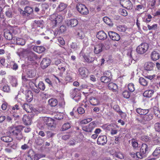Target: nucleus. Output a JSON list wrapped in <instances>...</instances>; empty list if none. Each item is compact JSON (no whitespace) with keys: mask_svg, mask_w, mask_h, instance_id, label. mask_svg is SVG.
<instances>
[{"mask_svg":"<svg viewBox=\"0 0 160 160\" xmlns=\"http://www.w3.org/2000/svg\"><path fill=\"white\" fill-rule=\"evenodd\" d=\"M63 17L57 13H54L50 16V19L53 24V27H55L62 22Z\"/></svg>","mask_w":160,"mask_h":160,"instance_id":"1","label":"nucleus"},{"mask_svg":"<svg viewBox=\"0 0 160 160\" xmlns=\"http://www.w3.org/2000/svg\"><path fill=\"white\" fill-rule=\"evenodd\" d=\"M148 47V45L147 43H142L137 47L136 51L138 54H142L146 52Z\"/></svg>","mask_w":160,"mask_h":160,"instance_id":"2","label":"nucleus"},{"mask_svg":"<svg viewBox=\"0 0 160 160\" xmlns=\"http://www.w3.org/2000/svg\"><path fill=\"white\" fill-rule=\"evenodd\" d=\"M76 8L78 11L82 15H86L89 13L88 8L84 4L81 3H78L76 6Z\"/></svg>","mask_w":160,"mask_h":160,"instance_id":"3","label":"nucleus"},{"mask_svg":"<svg viewBox=\"0 0 160 160\" xmlns=\"http://www.w3.org/2000/svg\"><path fill=\"white\" fill-rule=\"evenodd\" d=\"M36 73L34 71H25L22 73V79L24 81L27 80L26 78H32L34 77Z\"/></svg>","mask_w":160,"mask_h":160,"instance_id":"4","label":"nucleus"},{"mask_svg":"<svg viewBox=\"0 0 160 160\" xmlns=\"http://www.w3.org/2000/svg\"><path fill=\"white\" fill-rule=\"evenodd\" d=\"M152 118V115H149L146 114L141 116L140 118H138V121L142 124H145Z\"/></svg>","mask_w":160,"mask_h":160,"instance_id":"5","label":"nucleus"},{"mask_svg":"<svg viewBox=\"0 0 160 160\" xmlns=\"http://www.w3.org/2000/svg\"><path fill=\"white\" fill-rule=\"evenodd\" d=\"M8 131L11 135L16 136L21 132V129L20 127H10L8 128Z\"/></svg>","mask_w":160,"mask_h":160,"instance_id":"6","label":"nucleus"},{"mask_svg":"<svg viewBox=\"0 0 160 160\" xmlns=\"http://www.w3.org/2000/svg\"><path fill=\"white\" fill-rule=\"evenodd\" d=\"M95 122H93L90 123L88 125L83 127L82 129L85 132H91L95 127Z\"/></svg>","mask_w":160,"mask_h":160,"instance_id":"7","label":"nucleus"},{"mask_svg":"<svg viewBox=\"0 0 160 160\" xmlns=\"http://www.w3.org/2000/svg\"><path fill=\"white\" fill-rule=\"evenodd\" d=\"M108 34L110 38L113 40L118 41L120 38L119 35L114 32L109 31L108 32Z\"/></svg>","mask_w":160,"mask_h":160,"instance_id":"8","label":"nucleus"},{"mask_svg":"<svg viewBox=\"0 0 160 160\" xmlns=\"http://www.w3.org/2000/svg\"><path fill=\"white\" fill-rule=\"evenodd\" d=\"M51 62L50 60L48 58H44L41 61L40 65L41 67L43 69H44L47 68Z\"/></svg>","mask_w":160,"mask_h":160,"instance_id":"9","label":"nucleus"},{"mask_svg":"<svg viewBox=\"0 0 160 160\" xmlns=\"http://www.w3.org/2000/svg\"><path fill=\"white\" fill-rule=\"evenodd\" d=\"M12 42L14 44L21 45H24L25 43V41L24 39L17 37L14 38L13 39H12Z\"/></svg>","mask_w":160,"mask_h":160,"instance_id":"10","label":"nucleus"},{"mask_svg":"<svg viewBox=\"0 0 160 160\" xmlns=\"http://www.w3.org/2000/svg\"><path fill=\"white\" fill-rule=\"evenodd\" d=\"M103 44L99 43L95 45L94 47V52L95 54H99L102 50Z\"/></svg>","mask_w":160,"mask_h":160,"instance_id":"11","label":"nucleus"},{"mask_svg":"<svg viewBox=\"0 0 160 160\" xmlns=\"http://www.w3.org/2000/svg\"><path fill=\"white\" fill-rule=\"evenodd\" d=\"M107 137L104 135L99 136L98 139L97 143L99 145H104L107 142Z\"/></svg>","mask_w":160,"mask_h":160,"instance_id":"12","label":"nucleus"},{"mask_svg":"<svg viewBox=\"0 0 160 160\" xmlns=\"http://www.w3.org/2000/svg\"><path fill=\"white\" fill-rule=\"evenodd\" d=\"M91 53V52H87L83 55L85 61L88 62H92L94 60V58L90 56Z\"/></svg>","mask_w":160,"mask_h":160,"instance_id":"13","label":"nucleus"},{"mask_svg":"<svg viewBox=\"0 0 160 160\" xmlns=\"http://www.w3.org/2000/svg\"><path fill=\"white\" fill-rule=\"evenodd\" d=\"M66 23L68 26L74 27L78 25V21L77 19H72L67 20L66 21Z\"/></svg>","mask_w":160,"mask_h":160,"instance_id":"14","label":"nucleus"},{"mask_svg":"<svg viewBox=\"0 0 160 160\" xmlns=\"http://www.w3.org/2000/svg\"><path fill=\"white\" fill-rule=\"evenodd\" d=\"M12 34L10 29L8 28L4 30V36L5 38L7 40H10L12 39Z\"/></svg>","mask_w":160,"mask_h":160,"instance_id":"15","label":"nucleus"},{"mask_svg":"<svg viewBox=\"0 0 160 160\" xmlns=\"http://www.w3.org/2000/svg\"><path fill=\"white\" fill-rule=\"evenodd\" d=\"M97 37L99 40H104L107 38L106 34L103 31H100L98 32Z\"/></svg>","mask_w":160,"mask_h":160,"instance_id":"16","label":"nucleus"},{"mask_svg":"<svg viewBox=\"0 0 160 160\" xmlns=\"http://www.w3.org/2000/svg\"><path fill=\"white\" fill-rule=\"evenodd\" d=\"M26 101L28 102H31L33 99V95L32 92L29 90H26Z\"/></svg>","mask_w":160,"mask_h":160,"instance_id":"17","label":"nucleus"},{"mask_svg":"<svg viewBox=\"0 0 160 160\" xmlns=\"http://www.w3.org/2000/svg\"><path fill=\"white\" fill-rule=\"evenodd\" d=\"M151 57L152 60L156 61L159 58L160 54L158 52L154 51L152 52Z\"/></svg>","mask_w":160,"mask_h":160,"instance_id":"18","label":"nucleus"},{"mask_svg":"<svg viewBox=\"0 0 160 160\" xmlns=\"http://www.w3.org/2000/svg\"><path fill=\"white\" fill-rule=\"evenodd\" d=\"M155 64L152 62H147L145 63L144 67L145 70H152Z\"/></svg>","mask_w":160,"mask_h":160,"instance_id":"19","label":"nucleus"},{"mask_svg":"<svg viewBox=\"0 0 160 160\" xmlns=\"http://www.w3.org/2000/svg\"><path fill=\"white\" fill-rule=\"evenodd\" d=\"M22 120L24 123L27 125H30L31 123V118L28 115H24Z\"/></svg>","mask_w":160,"mask_h":160,"instance_id":"20","label":"nucleus"},{"mask_svg":"<svg viewBox=\"0 0 160 160\" xmlns=\"http://www.w3.org/2000/svg\"><path fill=\"white\" fill-rule=\"evenodd\" d=\"M33 50L38 53H41L45 51V48L42 46H34Z\"/></svg>","mask_w":160,"mask_h":160,"instance_id":"21","label":"nucleus"},{"mask_svg":"<svg viewBox=\"0 0 160 160\" xmlns=\"http://www.w3.org/2000/svg\"><path fill=\"white\" fill-rule=\"evenodd\" d=\"M89 102L93 106H96L99 104V101L97 98L93 97H91L89 99Z\"/></svg>","mask_w":160,"mask_h":160,"instance_id":"22","label":"nucleus"},{"mask_svg":"<svg viewBox=\"0 0 160 160\" xmlns=\"http://www.w3.org/2000/svg\"><path fill=\"white\" fill-rule=\"evenodd\" d=\"M1 139L2 141L6 142H11L13 140L12 138L10 136L5 135L1 137Z\"/></svg>","mask_w":160,"mask_h":160,"instance_id":"23","label":"nucleus"},{"mask_svg":"<svg viewBox=\"0 0 160 160\" xmlns=\"http://www.w3.org/2000/svg\"><path fill=\"white\" fill-rule=\"evenodd\" d=\"M22 107L23 109L27 112H32V107L28 104H24Z\"/></svg>","mask_w":160,"mask_h":160,"instance_id":"24","label":"nucleus"},{"mask_svg":"<svg viewBox=\"0 0 160 160\" xmlns=\"http://www.w3.org/2000/svg\"><path fill=\"white\" fill-rule=\"evenodd\" d=\"M67 5L64 3L61 2L57 8L58 11L61 12L64 10L67 7Z\"/></svg>","mask_w":160,"mask_h":160,"instance_id":"25","label":"nucleus"},{"mask_svg":"<svg viewBox=\"0 0 160 160\" xmlns=\"http://www.w3.org/2000/svg\"><path fill=\"white\" fill-rule=\"evenodd\" d=\"M154 93V91L152 90H146L143 93V95L144 97L150 98L152 97Z\"/></svg>","mask_w":160,"mask_h":160,"instance_id":"26","label":"nucleus"},{"mask_svg":"<svg viewBox=\"0 0 160 160\" xmlns=\"http://www.w3.org/2000/svg\"><path fill=\"white\" fill-rule=\"evenodd\" d=\"M148 147L147 145L145 143H142V144L140 151L142 153L146 154L148 152Z\"/></svg>","mask_w":160,"mask_h":160,"instance_id":"27","label":"nucleus"},{"mask_svg":"<svg viewBox=\"0 0 160 160\" xmlns=\"http://www.w3.org/2000/svg\"><path fill=\"white\" fill-rule=\"evenodd\" d=\"M108 88L113 91H116L118 89V86L115 83H110L108 84Z\"/></svg>","mask_w":160,"mask_h":160,"instance_id":"28","label":"nucleus"},{"mask_svg":"<svg viewBox=\"0 0 160 160\" xmlns=\"http://www.w3.org/2000/svg\"><path fill=\"white\" fill-rule=\"evenodd\" d=\"M124 5L128 9H131L132 7V4L131 2L129 0H124L123 1Z\"/></svg>","mask_w":160,"mask_h":160,"instance_id":"29","label":"nucleus"},{"mask_svg":"<svg viewBox=\"0 0 160 160\" xmlns=\"http://www.w3.org/2000/svg\"><path fill=\"white\" fill-rule=\"evenodd\" d=\"M73 96H74L73 98L76 102H78L81 99V95L80 93H78L77 95L76 93V91L74 90L72 92Z\"/></svg>","mask_w":160,"mask_h":160,"instance_id":"30","label":"nucleus"},{"mask_svg":"<svg viewBox=\"0 0 160 160\" xmlns=\"http://www.w3.org/2000/svg\"><path fill=\"white\" fill-rule=\"evenodd\" d=\"M136 111L138 113L143 115L147 114L149 112L148 109H143L140 108H137Z\"/></svg>","mask_w":160,"mask_h":160,"instance_id":"31","label":"nucleus"},{"mask_svg":"<svg viewBox=\"0 0 160 160\" xmlns=\"http://www.w3.org/2000/svg\"><path fill=\"white\" fill-rule=\"evenodd\" d=\"M117 30L121 32H124L127 29V27L124 25H119L117 26Z\"/></svg>","mask_w":160,"mask_h":160,"instance_id":"32","label":"nucleus"},{"mask_svg":"<svg viewBox=\"0 0 160 160\" xmlns=\"http://www.w3.org/2000/svg\"><path fill=\"white\" fill-rule=\"evenodd\" d=\"M49 104L52 107L56 106L58 103L57 100L54 98H51L48 101Z\"/></svg>","mask_w":160,"mask_h":160,"instance_id":"33","label":"nucleus"},{"mask_svg":"<svg viewBox=\"0 0 160 160\" xmlns=\"http://www.w3.org/2000/svg\"><path fill=\"white\" fill-rule=\"evenodd\" d=\"M103 21L105 23L110 27H112L113 25V23L111 20L107 17H104L103 18Z\"/></svg>","mask_w":160,"mask_h":160,"instance_id":"34","label":"nucleus"},{"mask_svg":"<svg viewBox=\"0 0 160 160\" xmlns=\"http://www.w3.org/2000/svg\"><path fill=\"white\" fill-rule=\"evenodd\" d=\"M20 109V108L19 105L16 104L12 107L11 112H12L14 113V115L15 116H16V115H15V113L18 111H19Z\"/></svg>","mask_w":160,"mask_h":160,"instance_id":"35","label":"nucleus"},{"mask_svg":"<svg viewBox=\"0 0 160 160\" xmlns=\"http://www.w3.org/2000/svg\"><path fill=\"white\" fill-rule=\"evenodd\" d=\"M8 28L10 30L12 33V35L13 34L15 35L17 34L18 32L19 31V30L17 27H8Z\"/></svg>","mask_w":160,"mask_h":160,"instance_id":"36","label":"nucleus"},{"mask_svg":"<svg viewBox=\"0 0 160 160\" xmlns=\"http://www.w3.org/2000/svg\"><path fill=\"white\" fill-rule=\"evenodd\" d=\"M100 80L102 82L106 83L110 82L111 80L110 78L106 76H102Z\"/></svg>","mask_w":160,"mask_h":160,"instance_id":"37","label":"nucleus"},{"mask_svg":"<svg viewBox=\"0 0 160 160\" xmlns=\"http://www.w3.org/2000/svg\"><path fill=\"white\" fill-rule=\"evenodd\" d=\"M139 82L140 84L143 86H146L148 85V82L143 78H140L139 79Z\"/></svg>","mask_w":160,"mask_h":160,"instance_id":"38","label":"nucleus"},{"mask_svg":"<svg viewBox=\"0 0 160 160\" xmlns=\"http://www.w3.org/2000/svg\"><path fill=\"white\" fill-rule=\"evenodd\" d=\"M10 83L13 87H16L18 85L17 80V79L13 77H11Z\"/></svg>","mask_w":160,"mask_h":160,"instance_id":"39","label":"nucleus"},{"mask_svg":"<svg viewBox=\"0 0 160 160\" xmlns=\"http://www.w3.org/2000/svg\"><path fill=\"white\" fill-rule=\"evenodd\" d=\"M113 108L115 111L118 112L120 115L123 113V112L120 110L119 106L117 104L115 105L114 106Z\"/></svg>","mask_w":160,"mask_h":160,"instance_id":"40","label":"nucleus"},{"mask_svg":"<svg viewBox=\"0 0 160 160\" xmlns=\"http://www.w3.org/2000/svg\"><path fill=\"white\" fill-rule=\"evenodd\" d=\"M12 8H8L5 12L6 16L9 18L12 17Z\"/></svg>","mask_w":160,"mask_h":160,"instance_id":"41","label":"nucleus"},{"mask_svg":"<svg viewBox=\"0 0 160 160\" xmlns=\"http://www.w3.org/2000/svg\"><path fill=\"white\" fill-rule=\"evenodd\" d=\"M153 112L157 117H160V112L158 107H154L153 109Z\"/></svg>","mask_w":160,"mask_h":160,"instance_id":"42","label":"nucleus"},{"mask_svg":"<svg viewBox=\"0 0 160 160\" xmlns=\"http://www.w3.org/2000/svg\"><path fill=\"white\" fill-rule=\"evenodd\" d=\"M152 155L153 156H160V147H157L156 148L152 153Z\"/></svg>","mask_w":160,"mask_h":160,"instance_id":"43","label":"nucleus"},{"mask_svg":"<svg viewBox=\"0 0 160 160\" xmlns=\"http://www.w3.org/2000/svg\"><path fill=\"white\" fill-rule=\"evenodd\" d=\"M45 119L46 121V124L48 125L49 127H52V123L53 122V121L50 118H45Z\"/></svg>","mask_w":160,"mask_h":160,"instance_id":"44","label":"nucleus"},{"mask_svg":"<svg viewBox=\"0 0 160 160\" xmlns=\"http://www.w3.org/2000/svg\"><path fill=\"white\" fill-rule=\"evenodd\" d=\"M24 11L26 13L30 14L32 12L33 9L31 7H26L25 8Z\"/></svg>","mask_w":160,"mask_h":160,"instance_id":"45","label":"nucleus"},{"mask_svg":"<svg viewBox=\"0 0 160 160\" xmlns=\"http://www.w3.org/2000/svg\"><path fill=\"white\" fill-rule=\"evenodd\" d=\"M71 127L69 123L64 124L62 128V131H65L69 129Z\"/></svg>","mask_w":160,"mask_h":160,"instance_id":"46","label":"nucleus"},{"mask_svg":"<svg viewBox=\"0 0 160 160\" xmlns=\"http://www.w3.org/2000/svg\"><path fill=\"white\" fill-rule=\"evenodd\" d=\"M137 159V158H143L145 157L146 155L144 153H142L140 151L139 152H136Z\"/></svg>","mask_w":160,"mask_h":160,"instance_id":"47","label":"nucleus"},{"mask_svg":"<svg viewBox=\"0 0 160 160\" xmlns=\"http://www.w3.org/2000/svg\"><path fill=\"white\" fill-rule=\"evenodd\" d=\"M2 90L7 93H9L10 91V87L8 85H5L2 88Z\"/></svg>","mask_w":160,"mask_h":160,"instance_id":"48","label":"nucleus"},{"mask_svg":"<svg viewBox=\"0 0 160 160\" xmlns=\"http://www.w3.org/2000/svg\"><path fill=\"white\" fill-rule=\"evenodd\" d=\"M38 87L40 90L42 91H44L45 88V85L42 81H40L39 82L38 84Z\"/></svg>","mask_w":160,"mask_h":160,"instance_id":"49","label":"nucleus"},{"mask_svg":"<svg viewBox=\"0 0 160 160\" xmlns=\"http://www.w3.org/2000/svg\"><path fill=\"white\" fill-rule=\"evenodd\" d=\"M131 144L133 148L136 149L138 148V144L137 142L135 139H133L132 140Z\"/></svg>","mask_w":160,"mask_h":160,"instance_id":"50","label":"nucleus"},{"mask_svg":"<svg viewBox=\"0 0 160 160\" xmlns=\"http://www.w3.org/2000/svg\"><path fill=\"white\" fill-rule=\"evenodd\" d=\"M128 90L131 92H133L135 90L134 85L132 83H130L128 84Z\"/></svg>","mask_w":160,"mask_h":160,"instance_id":"51","label":"nucleus"},{"mask_svg":"<svg viewBox=\"0 0 160 160\" xmlns=\"http://www.w3.org/2000/svg\"><path fill=\"white\" fill-rule=\"evenodd\" d=\"M36 58V56L35 54L32 53H30L28 56V59L30 61H33Z\"/></svg>","mask_w":160,"mask_h":160,"instance_id":"52","label":"nucleus"},{"mask_svg":"<svg viewBox=\"0 0 160 160\" xmlns=\"http://www.w3.org/2000/svg\"><path fill=\"white\" fill-rule=\"evenodd\" d=\"M130 93L127 91H124L122 93L123 97L126 98H128L130 96Z\"/></svg>","mask_w":160,"mask_h":160,"instance_id":"53","label":"nucleus"},{"mask_svg":"<svg viewBox=\"0 0 160 160\" xmlns=\"http://www.w3.org/2000/svg\"><path fill=\"white\" fill-rule=\"evenodd\" d=\"M79 74L82 78L86 77L88 74L86 73L85 71H80L79 72Z\"/></svg>","mask_w":160,"mask_h":160,"instance_id":"54","label":"nucleus"},{"mask_svg":"<svg viewBox=\"0 0 160 160\" xmlns=\"http://www.w3.org/2000/svg\"><path fill=\"white\" fill-rule=\"evenodd\" d=\"M154 128L156 131L160 132V123H157L154 124Z\"/></svg>","mask_w":160,"mask_h":160,"instance_id":"55","label":"nucleus"},{"mask_svg":"<svg viewBox=\"0 0 160 160\" xmlns=\"http://www.w3.org/2000/svg\"><path fill=\"white\" fill-rule=\"evenodd\" d=\"M119 12L120 14L124 16H126L128 15L127 11L125 9H121L119 10Z\"/></svg>","mask_w":160,"mask_h":160,"instance_id":"56","label":"nucleus"},{"mask_svg":"<svg viewBox=\"0 0 160 160\" xmlns=\"http://www.w3.org/2000/svg\"><path fill=\"white\" fill-rule=\"evenodd\" d=\"M114 128H115V125L113 124H110L107 126L106 129L108 130L111 131Z\"/></svg>","mask_w":160,"mask_h":160,"instance_id":"57","label":"nucleus"},{"mask_svg":"<svg viewBox=\"0 0 160 160\" xmlns=\"http://www.w3.org/2000/svg\"><path fill=\"white\" fill-rule=\"evenodd\" d=\"M43 157V155L40 154H35L33 158L34 160H38Z\"/></svg>","mask_w":160,"mask_h":160,"instance_id":"58","label":"nucleus"},{"mask_svg":"<svg viewBox=\"0 0 160 160\" xmlns=\"http://www.w3.org/2000/svg\"><path fill=\"white\" fill-rule=\"evenodd\" d=\"M78 112L80 114H82L85 112L84 109L82 108L79 107L77 109Z\"/></svg>","mask_w":160,"mask_h":160,"instance_id":"59","label":"nucleus"},{"mask_svg":"<svg viewBox=\"0 0 160 160\" xmlns=\"http://www.w3.org/2000/svg\"><path fill=\"white\" fill-rule=\"evenodd\" d=\"M8 105V104L7 102H4L1 106L2 109L3 110H6L7 108Z\"/></svg>","mask_w":160,"mask_h":160,"instance_id":"60","label":"nucleus"},{"mask_svg":"<svg viewBox=\"0 0 160 160\" xmlns=\"http://www.w3.org/2000/svg\"><path fill=\"white\" fill-rule=\"evenodd\" d=\"M116 156L117 158L120 159H123L124 158L123 154L120 152H119L117 153L116 154Z\"/></svg>","mask_w":160,"mask_h":160,"instance_id":"61","label":"nucleus"},{"mask_svg":"<svg viewBox=\"0 0 160 160\" xmlns=\"http://www.w3.org/2000/svg\"><path fill=\"white\" fill-rule=\"evenodd\" d=\"M58 41L61 45H64L65 42L62 38L59 37L58 38Z\"/></svg>","mask_w":160,"mask_h":160,"instance_id":"62","label":"nucleus"},{"mask_svg":"<svg viewBox=\"0 0 160 160\" xmlns=\"http://www.w3.org/2000/svg\"><path fill=\"white\" fill-rule=\"evenodd\" d=\"M41 7L42 9V10L43 11H45L48 8V6L47 4L44 3L42 5Z\"/></svg>","mask_w":160,"mask_h":160,"instance_id":"63","label":"nucleus"},{"mask_svg":"<svg viewBox=\"0 0 160 160\" xmlns=\"http://www.w3.org/2000/svg\"><path fill=\"white\" fill-rule=\"evenodd\" d=\"M54 135V133L50 131L47 132V136L48 138L52 137Z\"/></svg>","mask_w":160,"mask_h":160,"instance_id":"64","label":"nucleus"}]
</instances>
